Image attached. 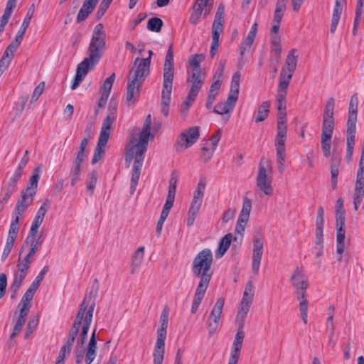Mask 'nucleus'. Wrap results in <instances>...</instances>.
Returning a JSON list of instances; mask_svg holds the SVG:
<instances>
[{
  "instance_id": "obj_59",
  "label": "nucleus",
  "mask_w": 364,
  "mask_h": 364,
  "mask_svg": "<svg viewBox=\"0 0 364 364\" xmlns=\"http://www.w3.org/2000/svg\"><path fill=\"white\" fill-rule=\"evenodd\" d=\"M111 3L112 2L108 0H102L101 1L100 5L98 10L97 11V14H96L97 19L99 20L104 16V14L108 9Z\"/></svg>"
},
{
  "instance_id": "obj_45",
  "label": "nucleus",
  "mask_w": 364,
  "mask_h": 364,
  "mask_svg": "<svg viewBox=\"0 0 364 364\" xmlns=\"http://www.w3.org/2000/svg\"><path fill=\"white\" fill-rule=\"evenodd\" d=\"M204 59V55L202 54H195L192 55L189 58V65L193 68V72H201V68L200 65V63L203 61Z\"/></svg>"
},
{
  "instance_id": "obj_25",
  "label": "nucleus",
  "mask_w": 364,
  "mask_h": 364,
  "mask_svg": "<svg viewBox=\"0 0 364 364\" xmlns=\"http://www.w3.org/2000/svg\"><path fill=\"white\" fill-rule=\"evenodd\" d=\"M173 85L163 84L161 92V109L164 116H168L169 113V106L171 103V96Z\"/></svg>"
},
{
  "instance_id": "obj_63",
  "label": "nucleus",
  "mask_w": 364,
  "mask_h": 364,
  "mask_svg": "<svg viewBox=\"0 0 364 364\" xmlns=\"http://www.w3.org/2000/svg\"><path fill=\"white\" fill-rule=\"evenodd\" d=\"M254 40H255L254 38L247 35V38H245V40H244L242 42L241 46L240 47L241 55H243V54L246 50L250 48L251 46L252 45V43L254 42Z\"/></svg>"
},
{
  "instance_id": "obj_16",
  "label": "nucleus",
  "mask_w": 364,
  "mask_h": 364,
  "mask_svg": "<svg viewBox=\"0 0 364 364\" xmlns=\"http://www.w3.org/2000/svg\"><path fill=\"white\" fill-rule=\"evenodd\" d=\"M236 321L238 326V329L232 343L230 356L228 364H237L245 337V332L243 331L245 321L242 322V326H240V320L236 319Z\"/></svg>"
},
{
  "instance_id": "obj_26",
  "label": "nucleus",
  "mask_w": 364,
  "mask_h": 364,
  "mask_svg": "<svg viewBox=\"0 0 364 364\" xmlns=\"http://www.w3.org/2000/svg\"><path fill=\"white\" fill-rule=\"evenodd\" d=\"M97 338L96 328L93 330L91 338L86 348V355H85V362L86 364H91L97 355Z\"/></svg>"
},
{
  "instance_id": "obj_15",
  "label": "nucleus",
  "mask_w": 364,
  "mask_h": 364,
  "mask_svg": "<svg viewBox=\"0 0 364 364\" xmlns=\"http://www.w3.org/2000/svg\"><path fill=\"white\" fill-rule=\"evenodd\" d=\"M224 304L225 299L222 297L219 298L215 302L208 316V335L210 337L213 336L218 331L219 326V320L221 316Z\"/></svg>"
},
{
  "instance_id": "obj_37",
  "label": "nucleus",
  "mask_w": 364,
  "mask_h": 364,
  "mask_svg": "<svg viewBox=\"0 0 364 364\" xmlns=\"http://www.w3.org/2000/svg\"><path fill=\"white\" fill-rule=\"evenodd\" d=\"M287 1L288 0H277L273 19L274 23H281Z\"/></svg>"
},
{
  "instance_id": "obj_40",
  "label": "nucleus",
  "mask_w": 364,
  "mask_h": 364,
  "mask_svg": "<svg viewBox=\"0 0 364 364\" xmlns=\"http://www.w3.org/2000/svg\"><path fill=\"white\" fill-rule=\"evenodd\" d=\"M108 141L105 140L104 141H102L100 139H98V142L97 144V146L95 148L93 157L92 159V164H95L97 162H98L104 156L105 154V150L103 147H105L107 144Z\"/></svg>"
},
{
  "instance_id": "obj_36",
  "label": "nucleus",
  "mask_w": 364,
  "mask_h": 364,
  "mask_svg": "<svg viewBox=\"0 0 364 364\" xmlns=\"http://www.w3.org/2000/svg\"><path fill=\"white\" fill-rule=\"evenodd\" d=\"M34 12H35L34 4H32L28 9L26 17L24 18L23 21L21 26V28L18 31L16 36H18L22 38H23V36L25 35L26 29L28 28V27L31 23V21L33 18Z\"/></svg>"
},
{
  "instance_id": "obj_13",
  "label": "nucleus",
  "mask_w": 364,
  "mask_h": 364,
  "mask_svg": "<svg viewBox=\"0 0 364 364\" xmlns=\"http://www.w3.org/2000/svg\"><path fill=\"white\" fill-rule=\"evenodd\" d=\"M252 242V272L257 274L259 269L264 248V235L262 232L257 231L254 233Z\"/></svg>"
},
{
  "instance_id": "obj_6",
  "label": "nucleus",
  "mask_w": 364,
  "mask_h": 364,
  "mask_svg": "<svg viewBox=\"0 0 364 364\" xmlns=\"http://www.w3.org/2000/svg\"><path fill=\"white\" fill-rule=\"evenodd\" d=\"M287 118H285L284 114L282 116V113H280L277 121V134L275 139L277 162L280 173H283L285 169L284 163L286 157L285 140L287 137Z\"/></svg>"
},
{
  "instance_id": "obj_41",
  "label": "nucleus",
  "mask_w": 364,
  "mask_h": 364,
  "mask_svg": "<svg viewBox=\"0 0 364 364\" xmlns=\"http://www.w3.org/2000/svg\"><path fill=\"white\" fill-rule=\"evenodd\" d=\"M43 221V219H41L40 218L35 217L34 220L32 222L31 227L28 232V239L31 237L38 238V237H44L42 234H38V228L41 226Z\"/></svg>"
},
{
  "instance_id": "obj_23",
  "label": "nucleus",
  "mask_w": 364,
  "mask_h": 364,
  "mask_svg": "<svg viewBox=\"0 0 364 364\" xmlns=\"http://www.w3.org/2000/svg\"><path fill=\"white\" fill-rule=\"evenodd\" d=\"M143 83H139L138 80L132 79L128 82L126 94V100L129 103L136 102L139 97L140 90Z\"/></svg>"
},
{
  "instance_id": "obj_14",
  "label": "nucleus",
  "mask_w": 364,
  "mask_h": 364,
  "mask_svg": "<svg viewBox=\"0 0 364 364\" xmlns=\"http://www.w3.org/2000/svg\"><path fill=\"white\" fill-rule=\"evenodd\" d=\"M254 297V287L251 282H249L246 286L243 294L242 299L240 301V307L238 310L236 319L240 320V326L248 314L250 306L252 303Z\"/></svg>"
},
{
  "instance_id": "obj_39",
  "label": "nucleus",
  "mask_w": 364,
  "mask_h": 364,
  "mask_svg": "<svg viewBox=\"0 0 364 364\" xmlns=\"http://www.w3.org/2000/svg\"><path fill=\"white\" fill-rule=\"evenodd\" d=\"M297 299L299 301V310L301 312V316L305 324L308 321V300L306 295H304V297L296 296Z\"/></svg>"
},
{
  "instance_id": "obj_24",
  "label": "nucleus",
  "mask_w": 364,
  "mask_h": 364,
  "mask_svg": "<svg viewBox=\"0 0 364 364\" xmlns=\"http://www.w3.org/2000/svg\"><path fill=\"white\" fill-rule=\"evenodd\" d=\"M21 198L17 200L13 216L21 217V214L33 203L34 196L32 194L21 193Z\"/></svg>"
},
{
  "instance_id": "obj_52",
  "label": "nucleus",
  "mask_w": 364,
  "mask_h": 364,
  "mask_svg": "<svg viewBox=\"0 0 364 364\" xmlns=\"http://www.w3.org/2000/svg\"><path fill=\"white\" fill-rule=\"evenodd\" d=\"M114 79H115V74L112 73L109 77H108L104 81V83L101 87V92H102L101 93L107 94V95H109Z\"/></svg>"
},
{
  "instance_id": "obj_60",
  "label": "nucleus",
  "mask_w": 364,
  "mask_h": 364,
  "mask_svg": "<svg viewBox=\"0 0 364 364\" xmlns=\"http://www.w3.org/2000/svg\"><path fill=\"white\" fill-rule=\"evenodd\" d=\"M251 209H252L251 200L250 199H248L247 197L244 198L243 203H242V208L240 212V214H242V217L244 216L245 218L246 216H250Z\"/></svg>"
},
{
  "instance_id": "obj_33",
  "label": "nucleus",
  "mask_w": 364,
  "mask_h": 364,
  "mask_svg": "<svg viewBox=\"0 0 364 364\" xmlns=\"http://www.w3.org/2000/svg\"><path fill=\"white\" fill-rule=\"evenodd\" d=\"M97 63V61L94 59L90 60V58L88 56L78 64L76 73L85 77L89 70L92 69Z\"/></svg>"
},
{
  "instance_id": "obj_58",
  "label": "nucleus",
  "mask_w": 364,
  "mask_h": 364,
  "mask_svg": "<svg viewBox=\"0 0 364 364\" xmlns=\"http://www.w3.org/2000/svg\"><path fill=\"white\" fill-rule=\"evenodd\" d=\"M50 207V201L48 199H46L41 206L37 211L36 217L41 219H44V217Z\"/></svg>"
},
{
  "instance_id": "obj_61",
  "label": "nucleus",
  "mask_w": 364,
  "mask_h": 364,
  "mask_svg": "<svg viewBox=\"0 0 364 364\" xmlns=\"http://www.w3.org/2000/svg\"><path fill=\"white\" fill-rule=\"evenodd\" d=\"M44 88H45V82H40L38 84V85L35 88V90L33 92V95H32L31 99V103L33 102H36L39 98V97L43 93Z\"/></svg>"
},
{
  "instance_id": "obj_17",
  "label": "nucleus",
  "mask_w": 364,
  "mask_h": 364,
  "mask_svg": "<svg viewBox=\"0 0 364 364\" xmlns=\"http://www.w3.org/2000/svg\"><path fill=\"white\" fill-rule=\"evenodd\" d=\"M187 81L192 83L191 87L186 100V105L188 109L191 104L194 102L203 84V81L202 80V73L192 72L191 75L188 76Z\"/></svg>"
},
{
  "instance_id": "obj_4",
  "label": "nucleus",
  "mask_w": 364,
  "mask_h": 364,
  "mask_svg": "<svg viewBox=\"0 0 364 364\" xmlns=\"http://www.w3.org/2000/svg\"><path fill=\"white\" fill-rule=\"evenodd\" d=\"M168 315L169 310L165 307L161 314L160 327L157 330V339L153 352L154 364H162L164 361Z\"/></svg>"
},
{
  "instance_id": "obj_47",
  "label": "nucleus",
  "mask_w": 364,
  "mask_h": 364,
  "mask_svg": "<svg viewBox=\"0 0 364 364\" xmlns=\"http://www.w3.org/2000/svg\"><path fill=\"white\" fill-rule=\"evenodd\" d=\"M98 178V173L96 171H92L90 173L88 176V179L87 181V190L90 192V195H92L94 193L95 187L96 186L97 181Z\"/></svg>"
},
{
  "instance_id": "obj_18",
  "label": "nucleus",
  "mask_w": 364,
  "mask_h": 364,
  "mask_svg": "<svg viewBox=\"0 0 364 364\" xmlns=\"http://www.w3.org/2000/svg\"><path fill=\"white\" fill-rule=\"evenodd\" d=\"M290 281L295 288V294L296 296L304 297V295H306V289L309 287V283L301 268L297 267L294 269L290 278Z\"/></svg>"
},
{
  "instance_id": "obj_44",
  "label": "nucleus",
  "mask_w": 364,
  "mask_h": 364,
  "mask_svg": "<svg viewBox=\"0 0 364 364\" xmlns=\"http://www.w3.org/2000/svg\"><path fill=\"white\" fill-rule=\"evenodd\" d=\"M291 78L292 76H291V74L286 75L285 71L282 70L277 90L287 92V89Z\"/></svg>"
},
{
  "instance_id": "obj_3",
  "label": "nucleus",
  "mask_w": 364,
  "mask_h": 364,
  "mask_svg": "<svg viewBox=\"0 0 364 364\" xmlns=\"http://www.w3.org/2000/svg\"><path fill=\"white\" fill-rule=\"evenodd\" d=\"M334 106V99L333 97H330L326 104L325 109L323 114L321 144L325 157H328L331 154V144L330 140L332 137L335 126V120L333 117Z\"/></svg>"
},
{
  "instance_id": "obj_27",
  "label": "nucleus",
  "mask_w": 364,
  "mask_h": 364,
  "mask_svg": "<svg viewBox=\"0 0 364 364\" xmlns=\"http://www.w3.org/2000/svg\"><path fill=\"white\" fill-rule=\"evenodd\" d=\"M296 50L295 48L291 49L287 56L285 64L282 70H284L286 75L291 74L293 76L297 65L298 56L296 55Z\"/></svg>"
},
{
  "instance_id": "obj_50",
  "label": "nucleus",
  "mask_w": 364,
  "mask_h": 364,
  "mask_svg": "<svg viewBox=\"0 0 364 364\" xmlns=\"http://www.w3.org/2000/svg\"><path fill=\"white\" fill-rule=\"evenodd\" d=\"M95 9L85 4H82L77 16V22L80 23L85 21Z\"/></svg>"
},
{
  "instance_id": "obj_19",
  "label": "nucleus",
  "mask_w": 364,
  "mask_h": 364,
  "mask_svg": "<svg viewBox=\"0 0 364 364\" xmlns=\"http://www.w3.org/2000/svg\"><path fill=\"white\" fill-rule=\"evenodd\" d=\"M200 136V127L198 126L190 127L185 129L180 134L176 140L178 145L189 148L193 146Z\"/></svg>"
},
{
  "instance_id": "obj_54",
  "label": "nucleus",
  "mask_w": 364,
  "mask_h": 364,
  "mask_svg": "<svg viewBox=\"0 0 364 364\" xmlns=\"http://www.w3.org/2000/svg\"><path fill=\"white\" fill-rule=\"evenodd\" d=\"M225 63H226L225 60H221L219 62L218 68L213 77V80H215V81L221 82H223V74H224V70H225Z\"/></svg>"
},
{
  "instance_id": "obj_29",
  "label": "nucleus",
  "mask_w": 364,
  "mask_h": 364,
  "mask_svg": "<svg viewBox=\"0 0 364 364\" xmlns=\"http://www.w3.org/2000/svg\"><path fill=\"white\" fill-rule=\"evenodd\" d=\"M95 309V302H92L91 304H89L88 308L87 311H85L84 318H83V323H82V327L81 331V336H85L87 338V333L90 328V326L91 325L92 321V316H93V311Z\"/></svg>"
},
{
  "instance_id": "obj_7",
  "label": "nucleus",
  "mask_w": 364,
  "mask_h": 364,
  "mask_svg": "<svg viewBox=\"0 0 364 364\" xmlns=\"http://www.w3.org/2000/svg\"><path fill=\"white\" fill-rule=\"evenodd\" d=\"M106 48V33L103 24H97L92 31L88 46V54L91 59L99 62Z\"/></svg>"
},
{
  "instance_id": "obj_8",
  "label": "nucleus",
  "mask_w": 364,
  "mask_h": 364,
  "mask_svg": "<svg viewBox=\"0 0 364 364\" xmlns=\"http://www.w3.org/2000/svg\"><path fill=\"white\" fill-rule=\"evenodd\" d=\"M336 252L341 254L345 250L346 238V211L343 208V200L340 198L336 205Z\"/></svg>"
},
{
  "instance_id": "obj_42",
  "label": "nucleus",
  "mask_w": 364,
  "mask_h": 364,
  "mask_svg": "<svg viewBox=\"0 0 364 364\" xmlns=\"http://www.w3.org/2000/svg\"><path fill=\"white\" fill-rule=\"evenodd\" d=\"M270 103L268 101L263 102L258 109L257 116L255 122L258 123L264 121L268 116L269 112Z\"/></svg>"
},
{
  "instance_id": "obj_5",
  "label": "nucleus",
  "mask_w": 364,
  "mask_h": 364,
  "mask_svg": "<svg viewBox=\"0 0 364 364\" xmlns=\"http://www.w3.org/2000/svg\"><path fill=\"white\" fill-rule=\"evenodd\" d=\"M45 240V237H38V238L27 237L21 247L19 252V257L17 263L18 268H22L28 270L30 264L33 262V257L36 252L41 248Z\"/></svg>"
},
{
  "instance_id": "obj_62",
  "label": "nucleus",
  "mask_w": 364,
  "mask_h": 364,
  "mask_svg": "<svg viewBox=\"0 0 364 364\" xmlns=\"http://www.w3.org/2000/svg\"><path fill=\"white\" fill-rule=\"evenodd\" d=\"M232 112L225 102L218 103L214 108V112L219 114H228Z\"/></svg>"
},
{
  "instance_id": "obj_35",
  "label": "nucleus",
  "mask_w": 364,
  "mask_h": 364,
  "mask_svg": "<svg viewBox=\"0 0 364 364\" xmlns=\"http://www.w3.org/2000/svg\"><path fill=\"white\" fill-rule=\"evenodd\" d=\"M232 238V235L230 233L225 235L221 238L219 242L218 248L215 252V257L217 258H220L225 255L231 244Z\"/></svg>"
},
{
  "instance_id": "obj_20",
  "label": "nucleus",
  "mask_w": 364,
  "mask_h": 364,
  "mask_svg": "<svg viewBox=\"0 0 364 364\" xmlns=\"http://www.w3.org/2000/svg\"><path fill=\"white\" fill-rule=\"evenodd\" d=\"M173 45H171L167 50L164 64L163 84L173 85Z\"/></svg>"
},
{
  "instance_id": "obj_51",
  "label": "nucleus",
  "mask_w": 364,
  "mask_h": 364,
  "mask_svg": "<svg viewBox=\"0 0 364 364\" xmlns=\"http://www.w3.org/2000/svg\"><path fill=\"white\" fill-rule=\"evenodd\" d=\"M215 151L213 148H210L209 142H206L202 148L200 159L205 163L208 162L212 158Z\"/></svg>"
},
{
  "instance_id": "obj_1",
  "label": "nucleus",
  "mask_w": 364,
  "mask_h": 364,
  "mask_svg": "<svg viewBox=\"0 0 364 364\" xmlns=\"http://www.w3.org/2000/svg\"><path fill=\"white\" fill-rule=\"evenodd\" d=\"M151 116L148 114L145 119L143 128L139 134L137 142L131 146L127 151L125 161L129 166L130 162L134 158V162L132 171L130 181V194L133 195L139 183L141 169L144 160L145 153L147 150L150 137H154L151 134Z\"/></svg>"
},
{
  "instance_id": "obj_57",
  "label": "nucleus",
  "mask_w": 364,
  "mask_h": 364,
  "mask_svg": "<svg viewBox=\"0 0 364 364\" xmlns=\"http://www.w3.org/2000/svg\"><path fill=\"white\" fill-rule=\"evenodd\" d=\"M221 136L222 129H219L216 130L209 139L208 142H209V144L212 146V148H213V149H216L218 142L221 139Z\"/></svg>"
},
{
  "instance_id": "obj_31",
  "label": "nucleus",
  "mask_w": 364,
  "mask_h": 364,
  "mask_svg": "<svg viewBox=\"0 0 364 364\" xmlns=\"http://www.w3.org/2000/svg\"><path fill=\"white\" fill-rule=\"evenodd\" d=\"M116 120V118L114 117L112 115L110 116H106L105 118L102 125L101 127L100 134L99 138L102 141H104L105 140L108 141L110 135V129L112 126V124Z\"/></svg>"
},
{
  "instance_id": "obj_32",
  "label": "nucleus",
  "mask_w": 364,
  "mask_h": 364,
  "mask_svg": "<svg viewBox=\"0 0 364 364\" xmlns=\"http://www.w3.org/2000/svg\"><path fill=\"white\" fill-rule=\"evenodd\" d=\"M144 247H140L137 249V250L135 252L132 264L130 267V272L132 274H134L138 269H139L144 257Z\"/></svg>"
},
{
  "instance_id": "obj_2",
  "label": "nucleus",
  "mask_w": 364,
  "mask_h": 364,
  "mask_svg": "<svg viewBox=\"0 0 364 364\" xmlns=\"http://www.w3.org/2000/svg\"><path fill=\"white\" fill-rule=\"evenodd\" d=\"M213 262V253L205 248L199 252L194 257L191 271L195 277L200 279L197 286L191 306V313L196 314L209 286L213 276L211 266Z\"/></svg>"
},
{
  "instance_id": "obj_55",
  "label": "nucleus",
  "mask_w": 364,
  "mask_h": 364,
  "mask_svg": "<svg viewBox=\"0 0 364 364\" xmlns=\"http://www.w3.org/2000/svg\"><path fill=\"white\" fill-rule=\"evenodd\" d=\"M20 217L13 216L8 235L16 237L19 230Z\"/></svg>"
},
{
  "instance_id": "obj_11",
  "label": "nucleus",
  "mask_w": 364,
  "mask_h": 364,
  "mask_svg": "<svg viewBox=\"0 0 364 364\" xmlns=\"http://www.w3.org/2000/svg\"><path fill=\"white\" fill-rule=\"evenodd\" d=\"M205 188V181L201 178L193 193V200L188 213L187 225L191 226L193 225L195 219L200 209L204 191Z\"/></svg>"
},
{
  "instance_id": "obj_30",
  "label": "nucleus",
  "mask_w": 364,
  "mask_h": 364,
  "mask_svg": "<svg viewBox=\"0 0 364 364\" xmlns=\"http://www.w3.org/2000/svg\"><path fill=\"white\" fill-rule=\"evenodd\" d=\"M84 159L75 158L73 161V166L70 168L71 181L70 183L74 186L80 179V173L82 171V164Z\"/></svg>"
},
{
  "instance_id": "obj_9",
  "label": "nucleus",
  "mask_w": 364,
  "mask_h": 364,
  "mask_svg": "<svg viewBox=\"0 0 364 364\" xmlns=\"http://www.w3.org/2000/svg\"><path fill=\"white\" fill-rule=\"evenodd\" d=\"M271 171V166L267 160L262 158L259 164L258 174L256 178L257 188L267 196L273 194L272 176L267 172Z\"/></svg>"
},
{
  "instance_id": "obj_10",
  "label": "nucleus",
  "mask_w": 364,
  "mask_h": 364,
  "mask_svg": "<svg viewBox=\"0 0 364 364\" xmlns=\"http://www.w3.org/2000/svg\"><path fill=\"white\" fill-rule=\"evenodd\" d=\"M224 15L225 6L220 4L218 7L212 26V44L210 51V55L212 58L217 52L219 46L220 35L223 31Z\"/></svg>"
},
{
  "instance_id": "obj_64",
  "label": "nucleus",
  "mask_w": 364,
  "mask_h": 364,
  "mask_svg": "<svg viewBox=\"0 0 364 364\" xmlns=\"http://www.w3.org/2000/svg\"><path fill=\"white\" fill-rule=\"evenodd\" d=\"M358 103V99L357 94H354L351 97V99L350 101L348 114H351L353 113V114L357 115Z\"/></svg>"
},
{
  "instance_id": "obj_43",
  "label": "nucleus",
  "mask_w": 364,
  "mask_h": 364,
  "mask_svg": "<svg viewBox=\"0 0 364 364\" xmlns=\"http://www.w3.org/2000/svg\"><path fill=\"white\" fill-rule=\"evenodd\" d=\"M340 161L333 160L331 165V186L333 189H336L338 183V176L339 173Z\"/></svg>"
},
{
  "instance_id": "obj_21",
  "label": "nucleus",
  "mask_w": 364,
  "mask_h": 364,
  "mask_svg": "<svg viewBox=\"0 0 364 364\" xmlns=\"http://www.w3.org/2000/svg\"><path fill=\"white\" fill-rule=\"evenodd\" d=\"M150 64V57L141 59L137 58L134 61L136 69L134 70L132 79L138 80L139 83H143L149 74Z\"/></svg>"
},
{
  "instance_id": "obj_38",
  "label": "nucleus",
  "mask_w": 364,
  "mask_h": 364,
  "mask_svg": "<svg viewBox=\"0 0 364 364\" xmlns=\"http://www.w3.org/2000/svg\"><path fill=\"white\" fill-rule=\"evenodd\" d=\"M363 195H364V176L357 174L354 199L362 201Z\"/></svg>"
},
{
  "instance_id": "obj_53",
  "label": "nucleus",
  "mask_w": 364,
  "mask_h": 364,
  "mask_svg": "<svg viewBox=\"0 0 364 364\" xmlns=\"http://www.w3.org/2000/svg\"><path fill=\"white\" fill-rule=\"evenodd\" d=\"M22 40H23L22 38H21L18 36H16L15 40L8 46L7 48L6 49V50L4 51V53H7V54H9V55H12V57H13L14 52H16V50L18 48Z\"/></svg>"
},
{
  "instance_id": "obj_46",
  "label": "nucleus",
  "mask_w": 364,
  "mask_h": 364,
  "mask_svg": "<svg viewBox=\"0 0 364 364\" xmlns=\"http://www.w3.org/2000/svg\"><path fill=\"white\" fill-rule=\"evenodd\" d=\"M163 26L162 20L159 17H152L147 22V28L153 32H159Z\"/></svg>"
},
{
  "instance_id": "obj_34",
  "label": "nucleus",
  "mask_w": 364,
  "mask_h": 364,
  "mask_svg": "<svg viewBox=\"0 0 364 364\" xmlns=\"http://www.w3.org/2000/svg\"><path fill=\"white\" fill-rule=\"evenodd\" d=\"M39 178L40 170L39 168H36L33 171V175L30 178L29 182L27 185L26 190L25 191H22V193L32 194L33 196H35L37 192L38 183Z\"/></svg>"
},
{
  "instance_id": "obj_48",
  "label": "nucleus",
  "mask_w": 364,
  "mask_h": 364,
  "mask_svg": "<svg viewBox=\"0 0 364 364\" xmlns=\"http://www.w3.org/2000/svg\"><path fill=\"white\" fill-rule=\"evenodd\" d=\"M240 73L239 71L235 72L231 80V85L230 93L233 95H239L240 91Z\"/></svg>"
},
{
  "instance_id": "obj_28",
  "label": "nucleus",
  "mask_w": 364,
  "mask_h": 364,
  "mask_svg": "<svg viewBox=\"0 0 364 364\" xmlns=\"http://www.w3.org/2000/svg\"><path fill=\"white\" fill-rule=\"evenodd\" d=\"M28 271L22 269L18 268V272L14 274V280L12 284H11V297L14 298L18 291L20 287L21 286L23 280L26 277Z\"/></svg>"
},
{
  "instance_id": "obj_22",
  "label": "nucleus",
  "mask_w": 364,
  "mask_h": 364,
  "mask_svg": "<svg viewBox=\"0 0 364 364\" xmlns=\"http://www.w3.org/2000/svg\"><path fill=\"white\" fill-rule=\"evenodd\" d=\"M90 297L87 298L85 297L84 300L82 301L80 307L79 309V311L77 314V316L75 317V321L70 328L69 333H68V338H71L73 339H75L78 332L80 327L82 323V320L85 314V311H87L89 302L90 301Z\"/></svg>"
},
{
  "instance_id": "obj_56",
  "label": "nucleus",
  "mask_w": 364,
  "mask_h": 364,
  "mask_svg": "<svg viewBox=\"0 0 364 364\" xmlns=\"http://www.w3.org/2000/svg\"><path fill=\"white\" fill-rule=\"evenodd\" d=\"M85 353L86 354V349L83 345L76 344L75 346V362L77 364H80L83 359Z\"/></svg>"
},
{
  "instance_id": "obj_49",
  "label": "nucleus",
  "mask_w": 364,
  "mask_h": 364,
  "mask_svg": "<svg viewBox=\"0 0 364 364\" xmlns=\"http://www.w3.org/2000/svg\"><path fill=\"white\" fill-rule=\"evenodd\" d=\"M33 296L34 293L27 289L26 293L23 294L21 301L18 304V306H20L21 308L26 309V310L27 311H30L31 306V301L33 299Z\"/></svg>"
},
{
  "instance_id": "obj_12",
  "label": "nucleus",
  "mask_w": 364,
  "mask_h": 364,
  "mask_svg": "<svg viewBox=\"0 0 364 364\" xmlns=\"http://www.w3.org/2000/svg\"><path fill=\"white\" fill-rule=\"evenodd\" d=\"M357 115L354 114H348L346 130V159L348 163L352 160L354 146L355 144V131H356Z\"/></svg>"
}]
</instances>
